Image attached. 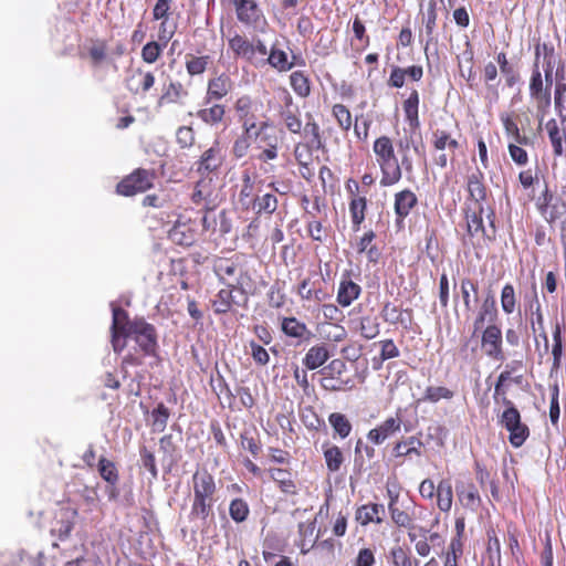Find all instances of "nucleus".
I'll return each instance as SVG.
<instances>
[{"mask_svg": "<svg viewBox=\"0 0 566 566\" xmlns=\"http://www.w3.org/2000/svg\"><path fill=\"white\" fill-rule=\"evenodd\" d=\"M237 19L247 28L259 29L266 25V18L256 0H230Z\"/></svg>", "mask_w": 566, "mask_h": 566, "instance_id": "f8f14e48", "label": "nucleus"}, {"mask_svg": "<svg viewBox=\"0 0 566 566\" xmlns=\"http://www.w3.org/2000/svg\"><path fill=\"white\" fill-rule=\"evenodd\" d=\"M192 503L189 512L191 522L200 521L206 524L213 517V506L217 501V482L214 476L206 469L192 474Z\"/></svg>", "mask_w": 566, "mask_h": 566, "instance_id": "7ed1b4c3", "label": "nucleus"}, {"mask_svg": "<svg viewBox=\"0 0 566 566\" xmlns=\"http://www.w3.org/2000/svg\"><path fill=\"white\" fill-rule=\"evenodd\" d=\"M262 102L250 94H242L235 98L232 108L237 120L241 124V133L260 124L258 112L262 111Z\"/></svg>", "mask_w": 566, "mask_h": 566, "instance_id": "9d476101", "label": "nucleus"}, {"mask_svg": "<svg viewBox=\"0 0 566 566\" xmlns=\"http://www.w3.org/2000/svg\"><path fill=\"white\" fill-rule=\"evenodd\" d=\"M528 94L532 104L536 111V118L541 127L545 116L549 113L552 105V90L547 87L543 80V74L537 67L533 65L528 83Z\"/></svg>", "mask_w": 566, "mask_h": 566, "instance_id": "6e6552de", "label": "nucleus"}, {"mask_svg": "<svg viewBox=\"0 0 566 566\" xmlns=\"http://www.w3.org/2000/svg\"><path fill=\"white\" fill-rule=\"evenodd\" d=\"M281 101L284 108L280 111V118L284 126L291 134H301L303 125L298 109H291L293 106V97L285 88L281 91Z\"/></svg>", "mask_w": 566, "mask_h": 566, "instance_id": "b1692460", "label": "nucleus"}, {"mask_svg": "<svg viewBox=\"0 0 566 566\" xmlns=\"http://www.w3.org/2000/svg\"><path fill=\"white\" fill-rule=\"evenodd\" d=\"M233 90V82L227 73H221L208 80L206 103L224 98Z\"/></svg>", "mask_w": 566, "mask_h": 566, "instance_id": "a878e982", "label": "nucleus"}, {"mask_svg": "<svg viewBox=\"0 0 566 566\" xmlns=\"http://www.w3.org/2000/svg\"><path fill=\"white\" fill-rule=\"evenodd\" d=\"M352 31L354 34L352 44H354L355 42L359 44V46L357 48L358 52L364 51L370 45V36L367 33V29L364 21L360 19L358 14H356L353 19Z\"/></svg>", "mask_w": 566, "mask_h": 566, "instance_id": "bf43d9fd", "label": "nucleus"}, {"mask_svg": "<svg viewBox=\"0 0 566 566\" xmlns=\"http://www.w3.org/2000/svg\"><path fill=\"white\" fill-rule=\"evenodd\" d=\"M537 209L548 223H553L566 214V201L546 187L538 197Z\"/></svg>", "mask_w": 566, "mask_h": 566, "instance_id": "dca6fc26", "label": "nucleus"}, {"mask_svg": "<svg viewBox=\"0 0 566 566\" xmlns=\"http://www.w3.org/2000/svg\"><path fill=\"white\" fill-rule=\"evenodd\" d=\"M376 234L373 230H369L364 233V235L360 238V240L357 243V252L358 253H366L367 258L370 262H377L379 258V251L376 245L373 244V241L375 240Z\"/></svg>", "mask_w": 566, "mask_h": 566, "instance_id": "0e129e2a", "label": "nucleus"}, {"mask_svg": "<svg viewBox=\"0 0 566 566\" xmlns=\"http://www.w3.org/2000/svg\"><path fill=\"white\" fill-rule=\"evenodd\" d=\"M437 506L441 512L448 513L453 504V490L450 480L443 479L437 485Z\"/></svg>", "mask_w": 566, "mask_h": 566, "instance_id": "864d4df0", "label": "nucleus"}, {"mask_svg": "<svg viewBox=\"0 0 566 566\" xmlns=\"http://www.w3.org/2000/svg\"><path fill=\"white\" fill-rule=\"evenodd\" d=\"M155 75L151 71L136 69L134 74L128 78L127 86L134 94H146L155 85Z\"/></svg>", "mask_w": 566, "mask_h": 566, "instance_id": "4c0bfd02", "label": "nucleus"}, {"mask_svg": "<svg viewBox=\"0 0 566 566\" xmlns=\"http://www.w3.org/2000/svg\"><path fill=\"white\" fill-rule=\"evenodd\" d=\"M465 190L468 192V197L464 203L485 206L489 197V189L485 185L484 174L481 169L476 168L467 176Z\"/></svg>", "mask_w": 566, "mask_h": 566, "instance_id": "f3484780", "label": "nucleus"}, {"mask_svg": "<svg viewBox=\"0 0 566 566\" xmlns=\"http://www.w3.org/2000/svg\"><path fill=\"white\" fill-rule=\"evenodd\" d=\"M461 297L465 307L464 315H473L478 310V283L469 277L461 280L460 284Z\"/></svg>", "mask_w": 566, "mask_h": 566, "instance_id": "58836bf2", "label": "nucleus"}, {"mask_svg": "<svg viewBox=\"0 0 566 566\" xmlns=\"http://www.w3.org/2000/svg\"><path fill=\"white\" fill-rule=\"evenodd\" d=\"M198 118L205 124L210 126H217L222 123L226 116V106L222 104L214 103L210 107L201 108L197 112Z\"/></svg>", "mask_w": 566, "mask_h": 566, "instance_id": "4d7b16f0", "label": "nucleus"}, {"mask_svg": "<svg viewBox=\"0 0 566 566\" xmlns=\"http://www.w3.org/2000/svg\"><path fill=\"white\" fill-rule=\"evenodd\" d=\"M407 536L409 542L413 544L416 554L421 558L428 557L432 548L443 542L440 533L430 532L421 526L412 532H407Z\"/></svg>", "mask_w": 566, "mask_h": 566, "instance_id": "2eb2a0df", "label": "nucleus"}, {"mask_svg": "<svg viewBox=\"0 0 566 566\" xmlns=\"http://www.w3.org/2000/svg\"><path fill=\"white\" fill-rule=\"evenodd\" d=\"M293 92L301 98H306L312 93V83L304 71H294L289 76Z\"/></svg>", "mask_w": 566, "mask_h": 566, "instance_id": "09e8293b", "label": "nucleus"}, {"mask_svg": "<svg viewBox=\"0 0 566 566\" xmlns=\"http://www.w3.org/2000/svg\"><path fill=\"white\" fill-rule=\"evenodd\" d=\"M252 144H255L260 150L255 158L268 164L277 159L281 147V137L279 136L273 123L269 119L261 120L245 133H241L232 144V155L237 159L245 157Z\"/></svg>", "mask_w": 566, "mask_h": 566, "instance_id": "f03ea898", "label": "nucleus"}, {"mask_svg": "<svg viewBox=\"0 0 566 566\" xmlns=\"http://www.w3.org/2000/svg\"><path fill=\"white\" fill-rule=\"evenodd\" d=\"M210 304L216 315L230 314L232 316H244V313L240 312L242 305L233 301L231 290L219 291L210 301Z\"/></svg>", "mask_w": 566, "mask_h": 566, "instance_id": "bb28decb", "label": "nucleus"}, {"mask_svg": "<svg viewBox=\"0 0 566 566\" xmlns=\"http://www.w3.org/2000/svg\"><path fill=\"white\" fill-rule=\"evenodd\" d=\"M157 178L155 169L136 168L116 185V193L133 197L150 190Z\"/></svg>", "mask_w": 566, "mask_h": 566, "instance_id": "1a4fd4ad", "label": "nucleus"}, {"mask_svg": "<svg viewBox=\"0 0 566 566\" xmlns=\"http://www.w3.org/2000/svg\"><path fill=\"white\" fill-rule=\"evenodd\" d=\"M455 492L460 504L468 510L476 512L482 500L478 488L472 481H459L455 484Z\"/></svg>", "mask_w": 566, "mask_h": 566, "instance_id": "cd10ccee", "label": "nucleus"}, {"mask_svg": "<svg viewBox=\"0 0 566 566\" xmlns=\"http://www.w3.org/2000/svg\"><path fill=\"white\" fill-rule=\"evenodd\" d=\"M418 198L410 189H402L395 193L394 210L396 222L402 223L410 212L417 207Z\"/></svg>", "mask_w": 566, "mask_h": 566, "instance_id": "c85d7f7f", "label": "nucleus"}, {"mask_svg": "<svg viewBox=\"0 0 566 566\" xmlns=\"http://www.w3.org/2000/svg\"><path fill=\"white\" fill-rule=\"evenodd\" d=\"M213 272L228 287L240 291L243 294L255 290V281L252 277L251 268L243 255L235 254L231 258H218L213 262Z\"/></svg>", "mask_w": 566, "mask_h": 566, "instance_id": "39448f33", "label": "nucleus"}, {"mask_svg": "<svg viewBox=\"0 0 566 566\" xmlns=\"http://www.w3.org/2000/svg\"><path fill=\"white\" fill-rule=\"evenodd\" d=\"M224 163V155L219 143H214L210 148L206 149L200 158L196 161L197 172L200 175H209L217 172Z\"/></svg>", "mask_w": 566, "mask_h": 566, "instance_id": "4be33fe9", "label": "nucleus"}, {"mask_svg": "<svg viewBox=\"0 0 566 566\" xmlns=\"http://www.w3.org/2000/svg\"><path fill=\"white\" fill-rule=\"evenodd\" d=\"M331 112L339 129L345 133L349 132L353 126V116L349 108L342 103H336L332 106Z\"/></svg>", "mask_w": 566, "mask_h": 566, "instance_id": "680f3d73", "label": "nucleus"}, {"mask_svg": "<svg viewBox=\"0 0 566 566\" xmlns=\"http://www.w3.org/2000/svg\"><path fill=\"white\" fill-rule=\"evenodd\" d=\"M266 64L277 72L283 73L292 70L295 65H304L305 61L303 59L297 61L296 56H293V60L290 61L287 53L280 49L276 43H273L271 49L268 50V55H263L262 67Z\"/></svg>", "mask_w": 566, "mask_h": 566, "instance_id": "412c9836", "label": "nucleus"}, {"mask_svg": "<svg viewBox=\"0 0 566 566\" xmlns=\"http://www.w3.org/2000/svg\"><path fill=\"white\" fill-rule=\"evenodd\" d=\"M387 562L389 566H420V560L405 545H394L390 547L387 554Z\"/></svg>", "mask_w": 566, "mask_h": 566, "instance_id": "ea45409f", "label": "nucleus"}, {"mask_svg": "<svg viewBox=\"0 0 566 566\" xmlns=\"http://www.w3.org/2000/svg\"><path fill=\"white\" fill-rule=\"evenodd\" d=\"M167 45L159 41H148L140 51L142 60L147 64H154L156 63L160 56L163 55V52Z\"/></svg>", "mask_w": 566, "mask_h": 566, "instance_id": "774afa93", "label": "nucleus"}, {"mask_svg": "<svg viewBox=\"0 0 566 566\" xmlns=\"http://www.w3.org/2000/svg\"><path fill=\"white\" fill-rule=\"evenodd\" d=\"M303 136L305 139L304 143L311 144L315 150L325 148L321 127L311 114H307V120L303 127Z\"/></svg>", "mask_w": 566, "mask_h": 566, "instance_id": "49530a36", "label": "nucleus"}, {"mask_svg": "<svg viewBox=\"0 0 566 566\" xmlns=\"http://www.w3.org/2000/svg\"><path fill=\"white\" fill-rule=\"evenodd\" d=\"M500 423L509 431V441L514 448L522 447L530 437V429L522 422L516 407L505 408L500 418Z\"/></svg>", "mask_w": 566, "mask_h": 566, "instance_id": "9b49d317", "label": "nucleus"}, {"mask_svg": "<svg viewBox=\"0 0 566 566\" xmlns=\"http://www.w3.org/2000/svg\"><path fill=\"white\" fill-rule=\"evenodd\" d=\"M423 448L424 444L420 437L410 436L394 442L390 452L395 459L403 461L406 459H412L413 457L420 458Z\"/></svg>", "mask_w": 566, "mask_h": 566, "instance_id": "aec40b11", "label": "nucleus"}, {"mask_svg": "<svg viewBox=\"0 0 566 566\" xmlns=\"http://www.w3.org/2000/svg\"><path fill=\"white\" fill-rule=\"evenodd\" d=\"M323 455L326 468L329 472H337L340 470L345 458L339 447L329 442H325L323 444Z\"/></svg>", "mask_w": 566, "mask_h": 566, "instance_id": "8fccbe9b", "label": "nucleus"}, {"mask_svg": "<svg viewBox=\"0 0 566 566\" xmlns=\"http://www.w3.org/2000/svg\"><path fill=\"white\" fill-rule=\"evenodd\" d=\"M77 511L73 507H61L55 515L54 526L52 532L57 535L60 539H65L70 536L74 527V520Z\"/></svg>", "mask_w": 566, "mask_h": 566, "instance_id": "7c9ffc66", "label": "nucleus"}, {"mask_svg": "<svg viewBox=\"0 0 566 566\" xmlns=\"http://www.w3.org/2000/svg\"><path fill=\"white\" fill-rule=\"evenodd\" d=\"M346 186L350 192L349 213L352 218L353 230L359 231L360 226L366 217L367 198L366 196L358 195L359 185L357 181L349 180Z\"/></svg>", "mask_w": 566, "mask_h": 566, "instance_id": "a211bd4d", "label": "nucleus"}, {"mask_svg": "<svg viewBox=\"0 0 566 566\" xmlns=\"http://www.w3.org/2000/svg\"><path fill=\"white\" fill-rule=\"evenodd\" d=\"M431 144L434 150L442 151L444 149L457 150L460 147L458 139L453 138L446 129H436L432 133Z\"/></svg>", "mask_w": 566, "mask_h": 566, "instance_id": "5fc2aeb1", "label": "nucleus"}, {"mask_svg": "<svg viewBox=\"0 0 566 566\" xmlns=\"http://www.w3.org/2000/svg\"><path fill=\"white\" fill-rule=\"evenodd\" d=\"M401 426L402 419L398 415L395 417H388L368 431L367 439L373 444H382L387 439L400 432Z\"/></svg>", "mask_w": 566, "mask_h": 566, "instance_id": "6ab92c4d", "label": "nucleus"}, {"mask_svg": "<svg viewBox=\"0 0 566 566\" xmlns=\"http://www.w3.org/2000/svg\"><path fill=\"white\" fill-rule=\"evenodd\" d=\"M328 358L329 352L327 348L324 345H316L307 350L305 357L303 358V364L307 369L314 370L323 366Z\"/></svg>", "mask_w": 566, "mask_h": 566, "instance_id": "603ef678", "label": "nucleus"}, {"mask_svg": "<svg viewBox=\"0 0 566 566\" xmlns=\"http://www.w3.org/2000/svg\"><path fill=\"white\" fill-rule=\"evenodd\" d=\"M87 55L93 67H98L103 63L107 62L109 57L107 41L104 39L92 40L91 45L87 49Z\"/></svg>", "mask_w": 566, "mask_h": 566, "instance_id": "de8ad7c7", "label": "nucleus"}, {"mask_svg": "<svg viewBox=\"0 0 566 566\" xmlns=\"http://www.w3.org/2000/svg\"><path fill=\"white\" fill-rule=\"evenodd\" d=\"M187 96L188 92L184 87L182 83L178 81L170 82L164 91L163 95L159 97L158 105L161 106L165 104H177Z\"/></svg>", "mask_w": 566, "mask_h": 566, "instance_id": "6e6d98bb", "label": "nucleus"}, {"mask_svg": "<svg viewBox=\"0 0 566 566\" xmlns=\"http://www.w3.org/2000/svg\"><path fill=\"white\" fill-rule=\"evenodd\" d=\"M328 422L340 439H346L353 429L348 418L340 412H333L328 416Z\"/></svg>", "mask_w": 566, "mask_h": 566, "instance_id": "69168bd1", "label": "nucleus"}, {"mask_svg": "<svg viewBox=\"0 0 566 566\" xmlns=\"http://www.w3.org/2000/svg\"><path fill=\"white\" fill-rule=\"evenodd\" d=\"M397 499V496L391 497L388 504V511L392 523L397 527L405 528L408 532L415 531L416 528H418V526H416L415 524L413 514L410 513L408 510L398 507Z\"/></svg>", "mask_w": 566, "mask_h": 566, "instance_id": "c9c22d12", "label": "nucleus"}, {"mask_svg": "<svg viewBox=\"0 0 566 566\" xmlns=\"http://www.w3.org/2000/svg\"><path fill=\"white\" fill-rule=\"evenodd\" d=\"M134 339L146 355H155L157 349L156 331L145 321H113L112 343L115 352L126 346V339Z\"/></svg>", "mask_w": 566, "mask_h": 566, "instance_id": "20e7f679", "label": "nucleus"}, {"mask_svg": "<svg viewBox=\"0 0 566 566\" xmlns=\"http://www.w3.org/2000/svg\"><path fill=\"white\" fill-rule=\"evenodd\" d=\"M268 187L271 188V191L258 195L253 206L250 208V210H253L256 214H272L277 209L279 200L275 192H277L279 189L275 187V182L269 184Z\"/></svg>", "mask_w": 566, "mask_h": 566, "instance_id": "f704fd0d", "label": "nucleus"}, {"mask_svg": "<svg viewBox=\"0 0 566 566\" xmlns=\"http://www.w3.org/2000/svg\"><path fill=\"white\" fill-rule=\"evenodd\" d=\"M360 292L361 287L352 281L349 273H346L343 275L339 283L337 301L340 305L348 306L353 303V301L358 298Z\"/></svg>", "mask_w": 566, "mask_h": 566, "instance_id": "79ce46f5", "label": "nucleus"}, {"mask_svg": "<svg viewBox=\"0 0 566 566\" xmlns=\"http://www.w3.org/2000/svg\"><path fill=\"white\" fill-rule=\"evenodd\" d=\"M500 72L504 77L505 85L510 88L514 87L521 82V74L518 70L509 61L505 52H499L495 56Z\"/></svg>", "mask_w": 566, "mask_h": 566, "instance_id": "c03bdc74", "label": "nucleus"}, {"mask_svg": "<svg viewBox=\"0 0 566 566\" xmlns=\"http://www.w3.org/2000/svg\"><path fill=\"white\" fill-rule=\"evenodd\" d=\"M241 180L242 185L238 195V202L242 209L250 210L251 206H253V202L258 196L255 195L256 182L249 170H244L242 172Z\"/></svg>", "mask_w": 566, "mask_h": 566, "instance_id": "e433bc0d", "label": "nucleus"}, {"mask_svg": "<svg viewBox=\"0 0 566 566\" xmlns=\"http://www.w3.org/2000/svg\"><path fill=\"white\" fill-rule=\"evenodd\" d=\"M545 129L547 132L554 156L560 157L564 154V142L566 143L565 128L559 127L555 118H551L546 122Z\"/></svg>", "mask_w": 566, "mask_h": 566, "instance_id": "37998d69", "label": "nucleus"}, {"mask_svg": "<svg viewBox=\"0 0 566 566\" xmlns=\"http://www.w3.org/2000/svg\"><path fill=\"white\" fill-rule=\"evenodd\" d=\"M153 432H163L168 423L170 410L163 402H159L150 412Z\"/></svg>", "mask_w": 566, "mask_h": 566, "instance_id": "338daca9", "label": "nucleus"}, {"mask_svg": "<svg viewBox=\"0 0 566 566\" xmlns=\"http://www.w3.org/2000/svg\"><path fill=\"white\" fill-rule=\"evenodd\" d=\"M511 379V371L503 370L499 377L494 387L493 399L496 403L502 402L506 408L515 407L514 403L507 398V386L506 382Z\"/></svg>", "mask_w": 566, "mask_h": 566, "instance_id": "052dcab7", "label": "nucleus"}, {"mask_svg": "<svg viewBox=\"0 0 566 566\" xmlns=\"http://www.w3.org/2000/svg\"><path fill=\"white\" fill-rule=\"evenodd\" d=\"M266 472L270 479L277 485L285 495H296L298 492L295 475L291 467H269Z\"/></svg>", "mask_w": 566, "mask_h": 566, "instance_id": "5701e85b", "label": "nucleus"}, {"mask_svg": "<svg viewBox=\"0 0 566 566\" xmlns=\"http://www.w3.org/2000/svg\"><path fill=\"white\" fill-rule=\"evenodd\" d=\"M218 193L212 178L203 177L193 187L190 196L191 202L201 206L205 212H210L218 206Z\"/></svg>", "mask_w": 566, "mask_h": 566, "instance_id": "4468645a", "label": "nucleus"}, {"mask_svg": "<svg viewBox=\"0 0 566 566\" xmlns=\"http://www.w3.org/2000/svg\"><path fill=\"white\" fill-rule=\"evenodd\" d=\"M482 348L485 354L494 359L503 360L502 332L499 327L491 325L485 328L482 335Z\"/></svg>", "mask_w": 566, "mask_h": 566, "instance_id": "c756f323", "label": "nucleus"}, {"mask_svg": "<svg viewBox=\"0 0 566 566\" xmlns=\"http://www.w3.org/2000/svg\"><path fill=\"white\" fill-rule=\"evenodd\" d=\"M437 21H438L437 1L430 0L427 6V12L421 18V22H422V25L424 28V33H426L424 51H427L429 44L437 42V38L434 35L436 29H437Z\"/></svg>", "mask_w": 566, "mask_h": 566, "instance_id": "a19ab883", "label": "nucleus"}, {"mask_svg": "<svg viewBox=\"0 0 566 566\" xmlns=\"http://www.w3.org/2000/svg\"><path fill=\"white\" fill-rule=\"evenodd\" d=\"M168 239L180 247L193 245L198 239L196 221L186 217L185 213H180L168 231Z\"/></svg>", "mask_w": 566, "mask_h": 566, "instance_id": "ddd939ff", "label": "nucleus"}, {"mask_svg": "<svg viewBox=\"0 0 566 566\" xmlns=\"http://www.w3.org/2000/svg\"><path fill=\"white\" fill-rule=\"evenodd\" d=\"M282 331L289 337L297 339V343L308 342L314 335L301 321H282Z\"/></svg>", "mask_w": 566, "mask_h": 566, "instance_id": "3c124183", "label": "nucleus"}, {"mask_svg": "<svg viewBox=\"0 0 566 566\" xmlns=\"http://www.w3.org/2000/svg\"><path fill=\"white\" fill-rule=\"evenodd\" d=\"M497 76L499 71L496 65L493 62L486 63L483 67V81L485 83L488 94H490L494 101H497L500 97L496 83Z\"/></svg>", "mask_w": 566, "mask_h": 566, "instance_id": "e2e57ef3", "label": "nucleus"}, {"mask_svg": "<svg viewBox=\"0 0 566 566\" xmlns=\"http://www.w3.org/2000/svg\"><path fill=\"white\" fill-rule=\"evenodd\" d=\"M385 507L380 503H367L358 506L355 511V521L361 526L370 523L381 524L384 521Z\"/></svg>", "mask_w": 566, "mask_h": 566, "instance_id": "2f4dec72", "label": "nucleus"}, {"mask_svg": "<svg viewBox=\"0 0 566 566\" xmlns=\"http://www.w3.org/2000/svg\"><path fill=\"white\" fill-rule=\"evenodd\" d=\"M419 104H420V94L418 90L412 88L407 98L402 102V109L405 114V119L408 123L411 130L416 132L420 128V119H419Z\"/></svg>", "mask_w": 566, "mask_h": 566, "instance_id": "473e14b6", "label": "nucleus"}, {"mask_svg": "<svg viewBox=\"0 0 566 566\" xmlns=\"http://www.w3.org/2000/svg\"><path fill=\"white\" fill-rule=\"evenodd\" d=\"M522 306L526 318H542L541 304L537 295L536 282L533 281L522 292Z\"/></svg>", "mask_w": 566, "mask_h": 566, "instance_id": "72a5a7b5", "label": "nucleus"}, {"mask_svg": "<svg viewBox=\"0 0 566 566\" xmlns=\"http://www.w3.org/2000/svg\"><path fill=\"white\" fill-rule=\"evenodd\" d=\"M319 336L326 340L339 342L345 338L346 331L334 321H322L317 325Z\"/></svg>", "mask_w": 566, "mask_h": 566, "instance_id": "13d9d810", "label": "nucleus"}, {"mask_svg": "<svg viewBox=\"0 0 566 566\" xmlns=\"http://www.w3.org/2000/svg\"><path fill=\"white\" fill-rule=\"evenodd\" d=\"M400 161L395 150L394 140L381 135L374 140L373 151L376 163L380 169V186L391 187L398 184L402 178V170L410 174L413 170L412 159L409 156L411 139L403 138L397 144Z\"/></svg>", "mask_w": 566, "mask_h": 566, "instance_id": "f257e3e1", "label": "nucleus"}, {"mask_svg": "<svg viewBox=\"0 0 566 566\" xmlns=\"http://www.w3.org/2000/svg\"><path fill=\"white\" fill-rule=\"evenodd\" d=\"M424 74L423 67L418 64H412L407 67L392 66L387 81L389 87L401 88L406 84V80L419 82Z\"/></svg>", "mask_w": 566, "mask_h": 566, "instance_id": "393cba45", "label": "nucleus"}, {"mask_svg": "<svg viewBox=\"0 0 566 566\" xmlns=\"http://www.w3.org/2000/svg\"><path fill=\"white\" fill-rule=\"evenodd\" d=\"M228 45L234 59L243 60L254 67H262L263 55H268V46L260 38L249 39L235 32L229 38Z\"/></svg>", "mask_w": 566, "mask_h": 566, "instance_id": "0eeeda50", "label": "nucleus"}, {"mask_svg": "<svg viewBox=\"0 0 566 566\" xmlns=\"http://www.w3.org/2000/svg\"><path fill=\"white\" fill-rule=\"evenodd\" d=\"M467 233L471 239H478L485 244L495 240V212L491 207L464 203Z\"/></svg>", "mask_w": 566, "mask_h": 566, "instance_id": "423d86ee", "label": "nucleus"}, {"mask_svg": "<svg viewBox=\"0 0 566 566\" xmlns=\"http://www.w3.org/2000/svg\"><path fill=\"white\" fill-rule=\"evenodd\" d=\"M212 64V56L209 54L196 55L187 53L185 55V67L189 76L202 75Z\"/></svg>", "mask_w": 566, "mask_h": 566, "instance_id": "a18cd8bd", "label": "nucleus"}]
</instances>
